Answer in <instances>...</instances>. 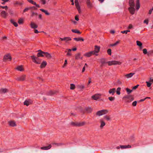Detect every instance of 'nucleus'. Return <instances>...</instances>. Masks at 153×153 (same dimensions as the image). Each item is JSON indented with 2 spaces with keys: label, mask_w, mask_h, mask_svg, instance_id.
Masks as SVG:
<instances>
[{
  "label": "nucleus",
  "mask_w": 153,
  "mask_h": 153,
  "mask_svg": "<svg viewBox=\"0 0 153 153\" xmlns=\"http://www.w3.org/2000/svg\"><path fill=\"white\" fill-rule=\"evenodd\" d=\"M129 4L130 7L128 8L129 12L131 14H134V0H130Z\"/></svg>",
  "instance_id": "nucleus-1"
},
{
  "label": "nucleus",
  "mask_w": 153,
  "mask_h": 153,
  "mask_svg": "<svg viewBox=\"0 0 153 153\" xmlns=\"http://www.w3.org/2000/svg\"><path fill=\"white\" fill-rule=\"evenodd\" d=\"M30 57L33 62L38 64L41 63V60L39 59L38 57H36L34 55L31 56Z\"/></svg>",
  "instance_id": "nucleus-2"
},
{
  "label": "nucleus",
  "mask_w": 153,
  "mask_h": 153,
  "mask_svg": "<svg viewBox=\"0 0 153 153\" xmlns=\"http://www.w3.org/2000/svg\"><path fill=\"white\" fill-rule=\"evenodd\" d=\"M123 99L126 102H130L134 100L133 95H128L124 97Z\"/></svg>",
  "instance_id": "nucleus-3"
},
{
  "label": "nucleus",
  "mask_w": 153,
  "mask_h": 153,
  "mask_svg": "<svg viewBox=\"0 0 153 153\" xmlns=\"http://www.w3.org/2000/svg\"><path fill=\"white\" fill-rule=\"evenodd\" d=\"M107 63L108 65L111 66L113 65H120L122 64V62L116 60H114L108 62Z\"/></svg>",
  "instance_id": "nucleus-4"
},
{
  "label": "nucleus",
  "mask_w": 153,
  "mask_h": 153,
  "mask_svg": "<svg viewBox=\"0 0 153 153\" xmlns=\"http://www.w3.org/2000/svg\"><path fill=\"white\" fill-rule=\"evenodd\" d=\"M108 112V111L106 109H103L97 111L96 114L98 116H100L106 114Z\"/></svg>",
  "instance_id": "nucleus-5"
},
{
  "label": "nucleus",
  "mask_w": 153,
  "mask_h": 153,
  "mask_svg": "<svg viewBox=\"0 0 153 153\" xmlns=\"http://www.w3.org/2000/svg\"><path fill=\"white\" fill-rule=\"evenodd\" d=\"M134 11H138L140 7V4L139 0H136L135 4H134Z\"/></svg>",
  "instance_id": "nucleus-6"
},
{
  "label": "nucleus",
  "mask_w": 153,
  "mask_h": 153,
  "mask_svg": "<svg viewBox=\"0 0 153 153\" xmlns=\"http://www.w3.org/2000/svg\"><path fill=\"white\" fill-rule=\"evenodd\" d=\"M100 50V47L99 46L95 45L94 46V51H92L94 52V55L97 56V54L99 53Z\"/></svg>",
  "instance_id": "nucleus-7"
},
{
  "label": "nucleus",
  "mask_w": 153,
  "mask_h": 153,
  "mask_svg": "<svg viewBox=\"0 0 153 153\" xmlns=\"http://www.w3.org/2000/svg\"><path fill=\"white\" fill-rule=\"evenodd\" d=\"M75 4L79 13H80L81 12V11L78 0H75Z\"/></svg>",
  "instance_id": "nucleus-8"
},
{
  "label": "nucleus",
  "mask_w": 153,
  "mask_h": 153,
  "mask_svg": "<svg viewBox=\"0 0 153 153\" xmlns=\"http://www.w3.org/2000/svg\"><path fill=\"white\" fill-rule=\"evenodd\" d=\"M101 95L100 94H96L91 97V98L94 100H97L100 98Z\"/></svg>",
  "instance_id": "nucleus-9"
},
{
  "label": "nucleus",
  "mask_w": 153,
  "mask_h": 153,
  "mask_svg": "<svg viewBox=\"0 0 153 153\" xmlns=\"http://www.w3.org/2000/svg\"><path fill=\"white\" fill-rule=\"evenodd\" d=\"M26 78V75H23L20 76L18 77L16 79L18 81H23Z\"/></svg>",
  "instance_id": "nucleus-10"
},
{
  "label": "nucleus",
  "mask_w": 153,
  "mask_h": 153,
  "mask_svg": "<svg viewBox=\"0 0 153 153\" xmlns=\"http://www.w3.org/2000/svg\"><path fill=\"white\" fill-rule=\"evenodd\" d=\"M8 59H10V60H11V56L9 54H6L4 56L3 61L4 62H5Z\"/></svg>",
  "instance_id": "nucleus-11"
},
{
  "label": "nucleus",
  "mask_w": 153,
  "mask_h": 153,
  "mask_svg": "<svg viewBox=\"0 0 153 153\" xmlns=\"http://www.w3.org/2000/svg\"><path fill=\"white\" fill-rule=\"evenodd\" d=\"M8 15V13L4 10L2 11L1 13V16L4 18H6Z\"/></svg>",
  "instance_id": "nucleus-12"
},
{
  "label": "nucleus",
  "mask_w": 153,
  "mask_h": 153,
  "mask_svg": "<svg viewBox=\"0 0 153 153\" xmlns=\"http://www.w3.org/2000/svg\"><path fill=\"white\" fill-rule=\"evenodd\" d=\"M58 93V91L56 90H51L49 91L48 92V95L50 96L53 95Z\"/></svg>",
  "instance_id": "nucleus-13"
},
{
  "label": "nucleus",
  "mask_w": 153,
  "mask_h": 153,
  "mask_svg": "<svg viewBox=\"0 0 153 153\" xmlns=\"http://www.w3.org/2000/svg\"><path fill=\"white\" fill-rule=\"evenodd\" d=\"M15 69L20 71H24V69L22 65H19L17 66Z\"/></svg>",
  "instance_id": "nucleus-14"
},
{
  "label": "nucleus",
  "mask_w": 153,
  "mask_h": 153,
  "mask_svg": "<svg viewBox=\"0 0 153 153\" xmlns=\"http://www.w3.org/2000/svg\"><path fill=\"white\" fill-rule=\"evenodd\" d=\"M32 102V101L30 100H26L24 102V105L28 106L29 105L31 104Z\"/></svg>",
  "instance_id": "nucleus-15"
},
{
  "label": "nucleus",
  "mask_w": 153,
  "mask_h": 153,
  "mask_svg": "<svg viewBox=\"0 0 153 153\" xmlns=\"http://www.w3.org/2000/svg\"><path fill=\"white\" fill-rule=\"evenodd\" d=\"M82 57L81 56L80 53H78L75 55V59L78 60L79 59H82Z\"/></svg>",
  "instance_id": "nucleus-16"
},
{
  "label": "nucleus",
  "mask_w": 153,
  "mask_h": 153,
  "mask_svg": "<svg viewBox=\"0 0 153 153\" xmlns=\"http://www.w3.org/2000/svg\"><path fill=\"white\" fill-rule=\"evenodd\" d=\"M100 128H102L105 125V123L103 120L102 119H100Z\"/></svg>",
  "instance_id": "nucleus-17"
},
{
  "label": "nucleus",
  "mask_w": 153,
  "mask_h": 153,
  "mask_svg": "<svg viewBox=\"0 0 153 153\" xmlns=\"http://www.w3.org/2000/svg\"><path fill=\"white\" fill-rule=\"evenodd\" d=\"M92 109L91 107H86L85 108V110L88 113H91L92 111Z\"/></svg>",
  "instance_id": "nucleus-18"
},
{
  "label": "nucleus",
  "mask_w": 153,
  "mask_h": 153,
  "mask_svg": "<svg viewBox=\"0 0 153 153\" xmlns=\"http://www.w3.org/2000/svg\"><path fill=\"white\" fill-rule=\"evenodd\" d=\"M39 52L37 54V56L38 57H44V52L42 51L41 50H39Z\"/></svg>",
  "instance_id": "nucleus-19"
},
{
  "label": "nucleus",
  "mask_w": 153,
  "mask_h": 153,
  "mask_svg": "<svg viewBox=\"0 0 153 153\" xmlns=\"http://www.w3.org/2000/svg\"><path fill=\"white\" fill-rule=\"evenodd\" d=\"M30 26L33 29H35L36 28H37L38 27V26L36 24L32 22H31Z\"/></svg>",
  "instance_id": "nucleus-20"
},
{
  "label": "nucleus",
  "mask_w": 153,
  "mask_h": 153,
  "mask_svg": "<svg viewBox=\"0 0 153 153\" xmlns=\"http://www.w3.org/2000/svg\"><path fill=\"white\" fill-rule=\"evenodd\" d=\"M105 61H106V59L105 58H102L100 59V62L101 64V66H104V65L105 64H106V63H107V62H105Z\"/></svg>",
  "instance_id": "nucleus-21"
},
{
  "label": "nucleus",
  "mask_w": 153,
  "mask_h": 153,
  "mask_svg": "<svg viewBox=\"0 0 153 153\" xmlns=\"http://www.w3.org/2000/svg\"><path fill=\"white\" fill-rule=\"evenodd\" d=\"M47 65V63L46 61H43L40 65V68H45Z\"/></svg>",
  "instance_id": "nucleus-22"
},
{
  "label": "nucleus",
  "mask_w": 153,
  "mask_h": 153,
  "mask_svg": "<svg viewBox=\"0 0 153 153\" xmlns=\"http://www.w3.org/2000/svg\"><path fill=\"white\" fill-rule=\"evenodd\" d=\"M93 53H94L93 51H91L85 53L84 55L87 57H89L91 56L92 55H94Z\"/></svg>",
  "instance_id": "nucleus-23"
},
{
  "label": "nucleus",
  "mask_w": 153,
  "mask_h": 153,
  "mask_svg": "<svg viewBox=\"0 0 153 153\" xmlns=\"http://www.w3.org/2000/svg\"><path fill=\"white\" fill-rule=\"evenodd\" d=\"M116 91V90L115 88H113L112 89H111L109 90L108 91V93L110 94H111L112 95H113L115 93Z\"/></svg>",
  "instance_id": "nucleus-24"
},
{
  "label": "nucleus",
  "mask_w": 153,
  "mask_h": 153,
  "mask_svg": "<svg viewBox=\"0 0 153 153\" xmlns=\"http://www.w3.org/2000/svg\"><path fill=\"white\" fill-rule=\"evenodd\" d=\"M9 125L12 127H14L16 126V124L15 122L14 121H11L8 122Z\"/></svg>",
  "instance_id": "nucleus-25"
},
{
  "label": "nucleus",
  "mask_w": 153,
  "mask_h": 153,
  "mask_svg": "<svg viewBox=\"0 0 153 153\" xmlns=\"http://www.w3.org/2000/svg\"><path fill=\"white\" fill-rule=\"evenodd\" d=\"M60 39L61 41H65L66 42L71 40V38L70 37H65L63 38H60Z\"/></svg>",
  "instance_id": "nucleus-26"
},
{
  "label": "nucleus",
  "mask_w": 153,
  "mask_h": 153,
  "mask_svg": "<svg viewBox=\"0 0 153 153\" xmlns=\"http://www.w3.org/2000/svg\"><path fill=\"white\" fill-rule=\"evenodd\" d=\"M45 56L48 59H50L51 58V56L50 54L48 52H44V56Z\"/></svg>",
  "instance_id": "nucleus-27"
},
{
  "label": "nucleus",
  "mask_w": 153,
  "mask_h": 153,
  "mask_svg": "<svg viewBox=\"0 0 153 153\" xmlns=\"http://www.w3.org/2000/svg\"><path fill=\"white\" fill-rule=\"evenodd\" d=\"M131 147V146L130 145H120V148L121 149H126L127 148H129Z\"/></svg>",
  "instance_id": "nucleus-28"
},
{
  "label": "nucleus",
  "mask_w": 153,
  "mask_h": 153,
  "mask_svg": "<svg viewBox=\"0 0 153 153\" xmlns=\"http://www.w3.org/2000/svg\"><path fill=\"white\" fill-rule=\"evenodd\" d=\"M51 147V146L50 144L48 146L41 147V149L42 150H47L50 149Z\"/></svg>",
  "instance_id": "nucleus-29"
},
{
  "label": "nucleus",
  "mask_w": 153,
  "mask_h": 153,
  "mask_svg": "<svg viewBox=\"0 0 153 153\" xmlns=\"http://www.w3.org/2000/svg\"><path fill=\"white\" fill-rule=\"evenodd\" d=\"M24 4V2L23 1H16L14 3V4L15 5H18L19 6H22Z\"/></svg>",
  "instance_id": "nucleus-30"
},
{
  "label": "nucleus",
  "mask_w": 153,
  "mask_h": 153,
  "mask_svg": "<svg viewBox=\"0 0 153 153\" xmlns=\"http://www.w3.org/2000/svg\"><path fill=\"white\" fill-rule=\"evenodd\" d=\"M73 39L76 41H84V39L82 37L74 38Z\"/></svg>",
  "instance_id": "nucleus-31"
},
{
  "label": "nucleus",
  "mask_w": 153,
  "mask_h": 153,
  "mask_svg": "<svg viewBox=\"0 0 153 153\" xmlns=\"http://www.w3.org/2000/svg\"><path fill=\"white\" fill-rule=\"evenodd\" d=\"M86 3L87 4V7L88 8H91L92 7V4L91 3L90 0H87Z\"/></svg>",
  "instance_id": "nucleus-32"
},
{
  "label": "nucleus",
  "mask_w": 153,
  "mask_h": 153,
  "mask_svg": "<svg viewBox=\"0 0 153 153\" xmlns=\"http://www.w3.org/2000/svg\"><path fill=\"white\" fill-rule=\"evenodd\" d=\"M134 75V73H131L125 75V76L127 78L131 77Z\"/></svg>",
  "instance_id": "nucleus-33"
},
{
  "label": "nucleus",
  "mask_w": 153,
  "mask_h": 153,
  "mask_svg": "<svg viewBox=\"0 0 153 153\" xmlns=\"http://www.w3.org/2000/svg\"><path fill=\"white\" fill-rule=\"evenodd\" d=\"M85 124V122H78V126H84Z\"/></svg>",
  "instance_id": "nucleus-34"
},
{
  "label": "nucleus",
  "mask_w": 153,
  "mask_h": 153,
  "mask_svg": "<svg viewBox=\"0 0 153 153\" xmlns=\"http://www.w3.org/2000/svg\"><path fill=\"white\" fill-rule=\"evenodd\" d=\"M31 14L30 16L31 17H33V16H36L38 15V13H36L34 12L32 10H31Z\"/></svg>",
  "instance_id": "nucleus-35"
},
{
  "label": "nucleus",
  "mask_w": 153,
  "mask_h": 153,
  "mask_svg": "<svg viewBox=\"0 0 153 153\" xmlns=\"http://www.w3.org/2000/svg\"><path fill=\"white\" fill-rule=\"evenodd\" d=\"M71 31L74 33H77L79 34L81 33V32L79 30L77 29H72Z\"/></svg>",
  "instance_id": "nucleus-36"
},
{
  "label": "nucleus",
  "mask_w": 153,
  "mask_h": 153,
  "mask_svg": "<svg viewBox=\"0 0 153 153\" xmlns=\"http://www.w3.org/2000/svg\"><path fill=\"white\" fill-rule=\"evenodd\" d=\"M40 10L42 12L44 13L46 15H50V13L48 12V11L44 9H41Z\"/></svg>",
  "instance_id": "nucleus-37"
},
{
  "label": "nucleus",
  "mask_w": 153,
  "mask_h": 153,
  "mask_svg": "<svg viewBox=\"0 0 153 153\" xmlns=\"http://www.w3.org/2000/svg\"><path fill=\"white\" fill-rule=\"evenodd\" d=\"M10 22L11 23L13 24L15 27H17L18 26L17 23L15 22L13 19L10 20Z\"/></svg>",
  "instance_id": "nucleus-38"
},
{
  "label": "nucleus",
  "mask_w": 153,
  "mask_h": 153,
  "mask_svg": "<svg viewBox=\"0 0 153 153\" xmlns=\"http://www.w3.org/2000/svg\"><path fill=\"white\" fill-rule=\"evenodd\" d=\"M71 125L73 126H78V122H71Z\"/></svg>",
  "instance_id": "nucleus-39"
},
{
  "label": "nucleus",
  "mask_w": 153,
  "mask_h": 153,
  "mask_svg": "<svg viewBox=\"0 0 153 153\" xmlns=\"http://www.w3.org/2000/svg\"><path fill=\"white\" fill-rule=\"evenodd\" d=\"M103 118L107 121H109L111 120V118L109 116L105 115L104 117Z\"/></svg>",
  "instance_id": "nucleus-40"
},
{
  "label": "nucleus",
  "mask_w": 153,
  "mask_h": 153,
  "mask_svg": "<svg viewBox=\"0 0 153 153\" xmlns=\"http://www.w3.org/2000/svg\"><path fill=\"white\" fill-rule=\"evenodd\" d=\"M137 45L139 46L141 48V49L142 48V43L139 41H137Z\"/></svg>",
  "instance_id": "nucleus-41"
},
{
  "label": "nucleus",
  "mask_w": 153,
  "mask_h": 153,
  "mask_svg": "<svg viewBox=\"0 0 153 153\" xmlns=\"http://www.w3.org/2000/svg\"><path fill=\"white\" fill-rule=\"evenodd\" d=\"M24 20L22 18L19 19L18 21V23L19 24H22L23 23Z\"/></svg>",
  "instance_id": "nucleus-42"
},
{
  "label": "nucleus",
  "mask_w": 153,
  "mask_h": 153,
  "mask_svg": "<svg viewBox=\"0 0 153 153\" xmlns=\"http://www.w3.org/2000/svg\"><path fill=\"white\" fill-rule=\"evenodd\" d=\"M75 88V85L73 84H70V89L71 90H74Z\"/></svg>",
  "instance_id": "nucleus-43"
},
{
  "label": "nucleus",
  "mask_w": 153,
  "mask_h": 153,
  "mask_svg": "<svg viewBox=\"0 0 153 153\" xmlns=\"http://www.w3.org/2000/svg\"><path fill=\"white\" fill-rule=\"evenodd\" d=\"M126 90L128 94H130L131 92L133 91L132 90H130V89L128 88H126Z\"/></svg>",
  "instance_id": "nucleus-44"
},
{
  "label": "nucleus",
  "mask_w": 153,
  "mask_h": 153,
  "mask_svg": "<svg viewBox=\"0 0 153 153\" xmlns=\"http://www.w3.org/2000/svg\"><path fill=\"white\" fill-rule=\"evenodd\" d=\"M1 91L2 93H6L8 91L7 89L6 88H2L1 89Z\"/></svg>",
  "instance_id": "nucleus-45"
},
{
  "label": "nucleus",
  "mask_w": 153,
  "mask_h": 153,
  "mask_svg": "<svg viewBox=\"0 0 153 153\" xmlns=\"http://www.w3.org/2000/svg\"><path fill=\"white\" fill-rule=\"evenodd\" d=\"M121 88H120L119 87L118 88L116 91V93L118 95H120V91Z\"/></svg>",
  "instance_id": "nucleus-46"
},
{
  "label": "nucleus",
  "mask_w": 153,
  "mask_h": 153,
  "mask_svg": "<svg viewBox=\"0 0 153 153\" xmlns=\"http://www.w3.org/2000/svg\"><path fill=\"white\" fill-rule=\"evenodd\" d=\"M146 82L147 84V86L148 87H150L152 84V83L149 81H146Z\"/></svg>",
  "instance_id": "nucleus-47"
},
{
  "label": "nucleus",
  "mask_w": 153,
  "mask_h": 153,
  "mask_svg": "<svg viewBox=\"0 0 153 153\" xmlns=\"http://www.w3.org/2000/svg\"><path fill=\"white\" fill-rule=\"evenodd\" d=\"M107 53L109 55H111V49H108L107 51Z\"/></svg>",
  "instance_id": "nucleus-48"
},
{
  "label": "nucleus",
  "mask_w": 153,
  "mask_h": 153,
  "mask_svg": "<svg viewBox=\"0 0 153 153\" xmlns=\"http://www.w3.org/2000/svg\"><path fill=\"white\" fill-rule=\"evenodd\" d=\"M109 100L110 101H114L115 100V97H109L108 98Z\"/></svg>",
  "instance_id": "nucleus-49"
},
{
  "label": "nucleus",
  "mask_w": 153,
  "mask_h": 153,
  "mask_svg": "<svg viewBox=\"0 0 153 153\" xmlns=\"http://www.w3.org/2000/svg\"><path fill=\"white\" fill-rule=\"evenodd\" d=\"M29 10H30V7H29L26 8L23 10V13H25Z\"/></svg>",
  "instance_id": "nucleus-50"
},
{
  "label": "nucleus",
  "mask_w": 153,
  "mask_h": 153,
  "mask_svg": "<svg viewBox=\"0 0 153 153\" xmlns=\"http://www.w3.org/2000/svg\"><path fill=\"white\" fill-rule=\"evenodd\" d=\"M52 145H57V146H60L62 145V144L61 143H52Z\"/></svg>",
  "instance_id": "nucleus-51"
},
{
  "label": "nucleus",
  "mask_w": 153,
  "mask_h": 153,
  "mask_svg": "<svg viewBox=\"0 0 153 153\" xmlns=\"http://www.w3.org/2000/svg\"><path fill=\"white\" fill-rule=\"evenodd\" d=\"M30 10H36L37 9V8H36L34 6L33 7H30Z\"/></svg>",
  "instance_id": "nucleus-52"
},
{
  "label": "nucleus",
  "mask_w": 153,
  "mask_h": 153,
  "mask_svg": "<svg viewBox=\"0 0 153 153\" xmlns=\"http://www.w3.org/2000/svg\"><path fill=\"white\" fill-rule=\"evenodd\" d=\"M67 64V60H65L64 64L63 66H62V67L63 68L65 67L66 66V65Z\"/></svg>",
  "instance_id": "nucleus-53"
},
{
  "label": "nucleus",
  "mask_w": 153,
  "mask_h": 153,
  "mask_svg": "<svg viewBox=\"0 0 153 153\" xmlns=\"http://www.w3.org/2000/svg\"><path fill=\"white\" fill-rule=\"evenodd\" d=\"M1 8L2 9H5L6 10H7L8 9V7L7 6H0V8Z\"/></svg>",
  "instance_id": "nucleus-54"
},
{
  "label": "nucleus",
  "mask_w": 153,
  "mask_h": 153,
  "mask_svg": "<svg viewBox=\"0 0 153 153\" xmlns=\"http://www.w3.org/2000/svg\"><path fill=\"white\" fill-rule=\"evenodd\" d=\"M133 27V25L131 24H130L129 25L128 28V29H131V28H132Z\"/></svg>",
  "instance_id": "nucleus-55"
},
{
  "label": "nucleus",
  "mask_w": 153,
  "mask_h": 153,
  "mask_svg": "<svg viewBox=\"0 0 153 153\" xmlns=\"http://www.w3.org/2000/svg\"><path fill=\"white\" fill-rule=\"evenodd\" d=\"M143 53L144 54H146L147 53V50L146 49H144L143 50Z\"/></svg>",
  "instance_id": "nucleus-56"
},
{
  "label": "nucleus",
  "mask_w": 153,
  "mask_h": 153,
  "mask_svg": "<svg viewBox=\"0 0 153 153\" xmlns=\"http://www.w3.org/2000/svg\"><path fill=\"white\" fill-rule=\"evenodd\" d=\"M71 22L73 23L74 25H76L77 24V22L75 21H74L73 20H71Z\"/></svg>",
  "instance_id": "nucleus-57"
},
{
  "label": "nucleus",
  "mask_w": 153,
  "mask_h": 153,
  "mask_svg": "<svg viewBox=\"0 0 153 153\" xmlns=\"http://www.w3.org/2000/svg\"><path fill=\"white\" fill-rule=\"evenodd\" d=\"M75 19L77 21H78L79 20V18L78 17V15H76L75 17Z\"/></svg>",
  "instance_id": "nucleus-58"
},
{
  "label": "nucleus",
  "mask_w": 153,
  "mask_h": 153,
  "mask_svg": "<svg viewBox=\"0 0 153 153\" xmlns=\"http://www.w3.org/2000/svg\"><path fill=\"white\" fill-rule=\"evenodd\" d=\"M148 19L145 20L144 21V23H146V25L148 24Z\"/></svg>",
  "instance_id": "nucleus-59"
},
{
  "label": "nucleus",
  "mask_w": 153,
  "mask_h": 153,
  "mask_svg": "<svg viewBox=\"0 0 153 153\" xmlns=\"http://www.w3.org/2000/svg\"><path fill=\"white\" fill-rule=\"evenodd\" d=\"M41 1L43 4H45L46 3L45 0H41Z\"/></svg>",
  "instance_id": "nucleus-60"
},
{
  "label": "nucleus",
  "mask_w": 153,
  "mask_h": 153,
  "mask_svg": "<svg viewBox=\"0 0 153 153\" xmlns=\"http://www.w3.org/2000/svg\"><path fill=\"white\" fill-rule=\"evenodd\" d=\"M28 2L33 4L34 1L33 0H27Z\"/></svg>",
  "instance_id": "nucleus-61"
},
{
  "label": "nucleus",
  "mask_w": 153,
  "mask_h": 153,
  "mask_svg": "<svg viewBox=\"0 0 153 153\" xmlns=\"http://www.w3.org/2000/svg\"><path fill=\"white\" fill-rule=\"evenodd\" d=\"M153 10H152V9H150L149 10V14H151L152 13V11Z\"/></svg>",
  "instance_id": "nucleus-62"
},
{
  "label": "nucleus",
  "mask_w": 153,
  "mask_h": 153,
  "mask_svg": "<svg viewBox=\"0 0 153 153\" xmlns=\"http://www.w3.org/2000/svg\"><path fill=\"white\" fill-rule=\"evenodd\" d=\"M37 79L39 80L40 81H43V79L41 77H38L37 78Z\"/></svg>",
  "instance_id": "nucleus-63"
},
{
  "label": "nucleus",
  "mask_w": 153,
  "mask_h": 153,
  "mask_svg": "<svg viewBox=\"0 0 153 153\" xmlns=\"http://www.w3.org/2000/svg\"><path fill=\"white\" fill-rule=\"evenodd\" d=\"M126 30L123 31H121V33H123V34L125 33L126 34H127V32H126Z\"/></svg>",
  "instance_id": "nucleus-64"
}]
</instances>
